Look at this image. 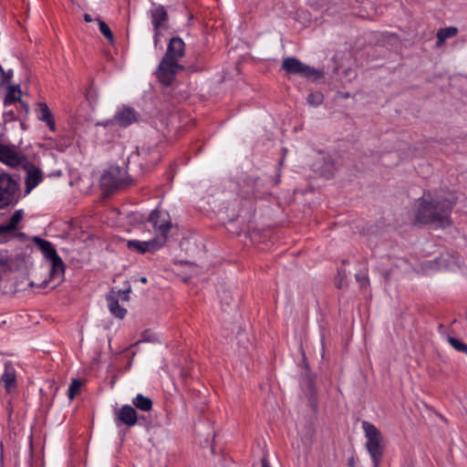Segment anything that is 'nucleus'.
<instances>
[{
	"label": "nucleus",
	"mask_w": 467,
	"mask_h": 467,
	"mask_svg": "<svg viewBox=\"0 0 467 467\" xmlns=\"http://www.w3.org/2000/svg\"><path fill=\"white\" fill-rule=\"evenodd\" d=\"M457 202L458 198L453 193L441 196L433 195L431 191L424 192L422 197L418 199L415 223L441 228L451 225V213Z\"/></svg>",
	"instance_id": "f257e3e1"
},
{
	"label": "nucleus",
	"mask_w": 467,
	"mask_h": 467,
	"mask_svg": "<svg viewBox=\"0 0 467 467\" xmlns=\"http://www.w3.org/2000/svg\"><path fill=\"white\" fill-rule=\"evenodd\" d=\"M0 161L11 168H16L20 165L23 166L26 171V193H29L43 181L42 171L27 161L26 156L17 151L16 148L13 145L0 142Z\"/></svg>",
	"instance_id": "f03ea898"
},
{
	"label": "nucleus",
	"mask_w": 467,
	"mask_h": 467,
	"mask_svg": "<svg viewBox=\"0 0 467 467\" xmlns=\"http://www.w3.org/2000/svg\"><path fill=\"white\" fill-rule=\"evenodd\" d=\"M362 428L367 438L366 448L371 457L373 467H379L384 452L382 434L368 421H363Z\"/></svg>",
	"instance_id": "7ed1b4c3"
},
{
	"label": "nucleus",
	"mask_w": 467,
	"mask_h": 467,
	"mask_svg": "<svg viewBox=\"0 0 467 467\" xmlns=\"http://www.w3.org/2000/svg\"><path fill=\"white\" fill-rule=\"evenodd\" d=\"M21 197L19 182L9 173H0V210L16 205Z\"/></svg>",
	"instance_id": "20e7f679"
},
{
	"label": "nucleus",
	"mask_w": 467,
	"mask_h": 467,
	"mask_svg": "<svg viewBox=\"0 0 467 467\" xmlns=\"http://www.w3.org/2000/svg\"><path fill=\"white\" fill-rule=\"evenodd\" d=\"M282 68L288 74L299 75L313 81L324 76L322 71L302 63L296 57H285L283 60Z\"/></svg>",
	"instance_id": "39448f33"
},
{
	"label": "nucleus",
	"mask_w": 467,
	"mask_h": 467,
	"mask_svg": "<svg viewBox=\"0 0 467 467\" xmlns=\"http://www.w3.org/2000/svg\"><path fill=\"white\" fill-rule=\"evenodd\" d=\"M139 113L130 107L123 106L119 109L112 119L99 121L95 124L96 127L108 128L110 126H119L126 128L130 124L138 121Z\"/></svg>",
	"instance_id": "423d86ee"
},
{
	"label": "nucleus",
	"mask_w": 467,
	"mask_h": 467,
	"mask_svg": "<svg viewBox=\"0 0 467 467\" xmlns=\"http://www.w3.org/2000/svg\"><path fill=\"white\" fill-rule=\"evenodd\" d=\"M127 171L119 166H110L101 176V186L108 190L113 191L126 183Z\"/></svg>",
	"instance_id": "0eeeda50"
},
{
	"label": "nucleus",
	"mask_w": 467,
	"mask_h": 467,
	"mask_svg": "<svg viewBox=\"0 0 467 467\" xmlns=\"http://www.w3.org/2000/svg\"><path fill=\"white\" fill-rule=\"evenodd\" d=\"M148 222L151 223L154 230L158 233L156 237H163L166 243L168 234L172 226L169 213L166 211L155 209L150 213Z\"/></svg>",
	"instance_id": "6e6552de"
},
{
	"label": "nucleus",
	"mask_w": 467,
	"mask_h": 467,
	"mask_svg": "<svg viewBox=\"0 0 467 467\" xmlns=\"http://www.w3.org/2000/svg\"><path fill=\"white\" fill-rule=\"evenodd\" d=\"M183 68L184 67L178 62H173L162 57L156 71V75L162 85L169 87L173 82L177 72Z\"/></svg>",
	"instance_id": "1a4fd4ad"
},
{
	"label": "nucleus",
	"mask_w": 467,
	"mask_h": 467,
	"mask_svg": "<svg viewBox=\"0 0 467 467\" xmlns=\"http://www.w3.org/2000/svg\"><path fill=\"white\" fill-rule=\"evenodd\" d=\"M165 244L163 237H153L148 241L130 240L127 243V247L131 251L140 254L153 253Z\"/></svg>",
	"instance_id": "9d476101"
},
{
	"label": "nucleus",
	"mask_w": 467,
	"mask_h": 467,
	"mask_svg": "<svg viewBox=\"0 0 467 467\" xmlns=\"http://www.w3.org/2000/svg\"><path fill=\"white\" fill-rule=\"evenodd\" d=\"M130 292V286L129 285L127 288L123 290H119L118 292L111 291L110 294L107 296V301L109 305V311L116 317L123 318L127 313L126 308L122 307L119 304V296L120 295L123 296L122 300L128 301L129 296L128 294Z\"/></svg>",
	"instance_id": "9b49d317"
},
{
	"label": "nucleus",
	"mask_w": 467,
	"mask_h": 467,
	"mask_svg": "<svg viewBox=\"0 0 467 467\" xmlns=\"http://www.w3.org/2000/svg\"><path fill=\"white\" fill-rule=\"evenodd\" d=\"M115 421L117 426L126 425L132 427L138 421V413L136 409L130 405H123L115 411Z\"/></svg>",
	"instance_id": "f8f14e48"
},
{
	"label": "nucleus",
	"mask_w": 467,
	"mask_h": 467,
	"mask_svg": "<svg viewBox=\"0 0 467 467\" xmlns=\"http://www.w3.org/2000/svg\"><path fill=\"white\" fill-rule=\"evenodd\" d=\"M184 48L185 45L182 38L178 36L171 37L163 58L178 62L184 56Z\"/></svg>",
	"instance_id": "ddd939ff"
},
{
	"label": "nucleus",
	"mask_w": 467,
	"mask_h": 467,
	"mask_svg": "<svg viewBox=\"0 0 467 467\" xmlns=\"http://www.w3.org/2000/svg\"><path fill=\"white\" fill-rule=\"evenodd\" d=\"M36 113L37 119L43 122H46L50 130H56V123L51 110L45 102H38L36 104Z\"/></svg>",
	"instance_id": "4468645a"
},
{
	"label": "nucleus",
	"mask_w": 467,
	"mask_h": 467,
	"mask_svg": "<svg viewBox=\"0 0 467 467\" xmlns=\"http://www.w3.org/2000/svg\"><path fill=\"white\" fill-rule=\"evenodd\" d=\"M151 22L154 31H156V37L160 36V30L164 27V24L168 21V13L162 5H159L150 12Z\"/></svg>",
	"instance_id": "2eb2a0df"
},
{
	"label": "nucleus",
	"mask_w": 467,
	"mask_h": 467,
	"mask_svg": "<svg viewBox=\"0 0 467 467\" xmlns=\"http://www.w3.org/2000/svg\"><path fill=\"white\" fill-rule=\"evenodd\" d=\"M33 242L39 248L47 260L57 254V250L51 242L44 240L38 236H35L33 238Z\"/></svg>",
	"instance_id": "dca6fc26"
},
{
	"label": "nucleus",
	"mask_w": 467,
	"mask_h": 467,
	"mask_svg": "<svg viewBox=\"0 0 467 467\" xmlns=\"http://www.w3.org/2000/svg\"><path fill=\"white\" fill-rule=\"evenodd\" d=\"M16 101H19L26 108V111L28 110V107L21 100V90L19 85L16 86H9L7 88V92L4 99V104L5 106L10 105Z\"/></svg>",
	"instance_id": "f3484780"
},
{
	"label": "nucleus",
	"mask_w": 467,
	"mask_h": 467,
	"mask_svg": "<svg viewBox=\"0 0 467 467\" xmlns=\"http://www.w3.org/2000/svg\"><path fill=\"white\" fill-rule=\"evenodd\" d=\"M51 265L50 274L52 276L60 277L65 273V264L57 253L47 260Z\"/></svg>",
	"instance_id": "a211bd4d"
},
{
	"label": "nucleus",
	"mask_w": 467,
	"mask_h": 467,
	"mask_svg": "<svg viewBox=\"0 0 467 467\" xmlns=\"http://www.w3.org/2000/svg\"><path fill=\"white\" fill-rule=\"evenodd\" d=\"M457 33H458V29L454 26L441 28L437 32V35H436V36H437L436 47H441L447 38L455 36L457 35Z\"/></svg>",
	"instance_id": "6ab92c4d"
},
{
	"label": "nucleus",
	"mask_w": 467,
	"mask_h": 467,
	"mask_svg": "<svg viewBox=\"0 0 467 467\" xmlns=\"http://www.w3.org/2000/svg\"><path fill=\"white\" fill-rule=\"evenodd\" d=\"M133 406L141 411H150L152 409V400L149 397H145L142 394H138L132 400Z\"/></svg>",
	"instance_id": "aec40b11"
},
{
	"label": "nucleus",
	"mask_w": 467,
	"mask_h": 467,
	"mask_svg": "<svg viewBox=\"0 0 467 467\" xmlns=\"http://www.w3.org/2000/svg\"><path fill=\"white\" fill-rule=\"evenodd\" d=\"M6 391L9 393L16 388V373L11 368H6L1 378Z\"/></svg>",
	"instance_id": "412c9836"
},
{
	"label": "nucleus",
	"mask_w": 467,
	"mask_h": 467,
	"mask_svg": "<svg viewBox=\"0 0 467 467\" xmlns=\"http://www.w3.org/2000/svg\"><path fill=\"white\" fill-rule=\"evenodd\" d=\"M99 23V27L101 32V34L109 40L110 44L114 43V36L109 28V26L102 20L97 19Z\"/></svg>",
	"instance_id": "4be33fe9"
},
{
	"label": "nucleus",
	"mask_w": 467,
	"mask_h": 467,
	"mask_svg": "<svg viewBox=\"0 0 467 467\" xmlns=\"http://www.w3.org/2000/svg\"><path fill=\"white\" fill-rule=\"evenodd\" d=\"M447 340L455 350L467 356V345L465 343L453 337H448Z\"/></svg>",
	"instance_id": "5701e85b"
},
{
	"label": "nucleus",
	"mask_w": 467,
	"mask_h": 467,
	"mask_svg": "<svg viewBox=\"0 0 467 467\" xmlns=\"http://www.w3.org/2000/svg\"><path fill=\"white\" fill-rule=\"evenodd\" d=\"M82 386V381L78 379H74L71 381V384L69 385L67 396L69 400H73L76 395L79 392L80 388Z\"/></svg>",
	"instance_id": "b1692460"
},
{
	"label": "nucleus",
	"mask_w": 467,
	"mask_h": 467,
	"mask_svg": "<svg viewBox=\"0 0 467 467\" xmlns=\"http://www.w3.org/2000/svg\"><path fill=\"white\" fill-rule=\"evenodd\" d=\"M324 96L321 92H312L307 96V103L311 106L317 107L322 104Z\"/></svg>",
	"instance_id": "393cba45"
},
{
	"label": "nucleus",
	"mask_w": 467,
	"mask_h": 467,
	"mask_svg": "<svg viewBox=\"0 0 467 467\" xmlns=\"http://www.w3.org/2000/svg\"><path fill=\"white\" fill-rule=\"evenodd\" d=\"M23 218V211L22 210H16L9 219L7 224L9 225V228H13L14 230L17 229V226L19 223L22 221Z\"/></svg>",
	"instance_id": "a878e982"
},
{
	"label": "nucleus",
	"mask_w": 467,
	"mask_h": 467,
	"mask_svg": "<svg viewBox=\"0 0 467 467\" xmlns=\"http://www.w3.org/2000/svg\"><path fill=\"white\" fill-rule=\"evenodd\" d=\"M357 282L359 284V286L361 289L367 288L369 285V279L368 275H358L357 274L355 275Z\"/></svg>",
	"instance_id": "bb28decb"
},
{
	"label": "nucleus",
	"mask_w": 467,
	"mask_h": 467,
	"mask_svg": "<svg viewBox=\"0 0 467 467\" xmlns=\"http://www.w3.org/2000/svg\"><path fill=\"white\" fill-rule=\"evenodd\" d=\"M232 303H234L232 296L226 291H223L222 296V307L223 311H226L224 305L230 306Z\"/></svg>",
	"instance_id": "cd10ccee"
},
{
	"label": "nucleus",
	"mask_w": 467,
	"mask_h": 467,
	"mask_svg": "<svg viewBox=\"0 0 467 467\" xmlns=\"http://www.w3.org/2000/svg\"><path fill=\"white\" fill-rule=\"evenodd\" d=\"M16 230L13 228H9V225L6 224H1L0 225V237H5L6 235L13 234Z\"/></svg>",
	"instance_id": "c85d7f7f"
},
{
	"label": "nucleus",
	"mask_w": 467,
	"mask_h": 467,
	"mask_svg": "<svg viewBox=\"0 0 467 467\" xmlns=\"http://www.w3.org/2000/svg\"><path fill=\"white\" fill-rule=\"evenodd\" d=\"M13 77V70L9 69L8 71H5V76H2L1 83L4 85L5 83H8L10 79Z\"/></svg>",
	"instance_id": "c756f323"
},
{
	"label": "nucleus",
	"mask_w": 467,
	"mask_h": 467,
	"mask_svg": "<svg viewBox=\"0 0 467 467\" xmlns=\"http://www.w3.org/2000/svg\"><path fill=\"white\" fill-rule=\"evenodd\" d=\"M326 163L328 165L329 169H328V173L329 174H332L333 173V170H334V163H333V161L330 157L327 158L326 159Z\"/></svg>",
	"instance_id": "7c9ffc66"
},
{
	"label": "nucleus",
	"mask_w": 467,
	"mask_h": 467,
	"mask_svg": "<svg viewBox=\"0 0 467 467\" xmlns=\"http://www.w3.org/2000/svg\"><path fill=\"white\" fill-rule=\"evenodd\" d=\"M84 20L87 22V23H89V22H92L93 19L91 18L90 15L88 14H84Z\"/></svg>",
	"instance_id": "2f4dec72"
},
{
	"label": "nucleus",
	"mask_w": 467,
	"mask_h": 467,
	"mask_svg": "<svg viewBox=\"0 0 467 467\" xmlns=\"http://www.w3.org/2000/svg\"><path fill=\"white\" fill-rule=\"evenodd\" d=\"M348 466H349V467H356V463H355V461H354V459H353V458H350V459L348 460Z\"/></svg>",
	"instance_id": "473e14b6"
},
{
	"label": "nucleus",
	"mask_w": 467,
	"mask_h": 467,
	"mask_svg": "<svg viewBox=\"0 0 467 467\" xmlns=\"http://www.w3.org/2000/svg\"><path fill=\"white\" fill-rule=\"evenodd\" d=\"M262 467H270V465L267 462L266 459H263L262 460Z\"/></svg>",
	"instance_id": "72a5a7b5"
},
{
	"label": "nucleus",
	"mask_w": 467,
	"mask_h": 467,
	"mask_svg": "<svg viewBox=\"0 0 467 467\" xmlns=\"http://www.w3.org/2000/svg\"><path fill=\"white\" fill-rule=\"evenodd\" d=\"M0 74H1V77L5 76V71L4 70V68L2 67L1 65H0Z\"/></svg>",
	"instance_id": "f704fd0d"
},
{
	"label": "nucleus",
	"mask_w": 467,
	"mask_h": 467,
	"mask_svg": "<svg viewBox=\"0 0 467 467\" xmlns=\"http://www.w3.org/2000/svg\"><path fill=\"white\" fill-rule=\"evenodd\" d=\"M140 281L142 283V284H146L147 283V278L145 276H142L140 277Z\"/></svg>",
	"instance_id": "c9c22d12"
},
{
	"label": "nucleus",
	"mask_w": 467,
	"mask_h": 467,
	"mask_svg": "<svg viewBox=\"0 0 467 467\" xmlns=\"http://www.w3.org/2000/svg\"><path fill=\"white\" fill-rule=\"evenodd\" d=\"M158 41H159V36L156 37V31H154V42H155V45L157 44Z\"/></svg>",
	"instance_id": "e433bc0d"
},
{
	"label": "nucleus",
	"mask_w": 467,
	"mask_h": 467,
	"mask_svg": "<svg viewBox=\"0 0 467 467\" xmlns=\"http://www.w3.org/2000/svg\"><path fill=\"white\" fill-rule=\"evenodd\" d=\"M358 2H362L363 0H357Z\"/></svg>",
	"instance_id": "4c0bfd02"
}]
</instances>
